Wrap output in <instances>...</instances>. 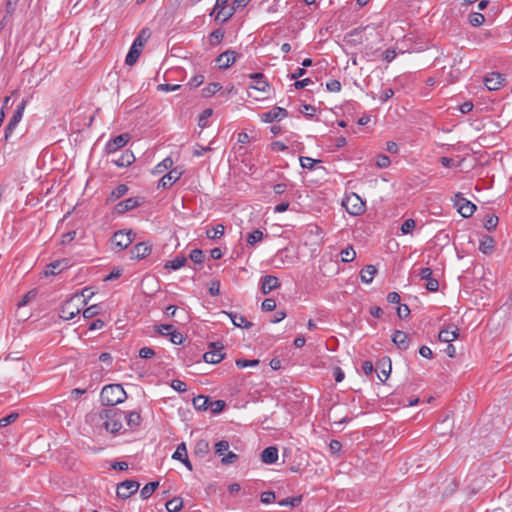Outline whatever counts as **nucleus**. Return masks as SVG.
<instances>
[{"instance_id":"1","label":"nucleus","mask_w":512,"mask_h":512,"mask_svg":"<svg viewBox=\"0 0 512 512\" xmlns=\"http://www.w3.org/2000/svg\"><path fill=\"white\" fill-rule=\"evenodd\" d=\"M127 394L120 384H109L102 388L100 399L103 405L115 408L117 404L125 401Z\"/></svg>"},{"instance_id":"2","label":"nucleus","mask_w":512,"mask_h":512,"mask_svg":"<svg viewBox=\"0 0 512 512\" xmlns=\"http://www.w3.org/2000/svg\"><path fill=\"white\" fill-rule=\"evenodd\" d=\"M100 418L104 420L107 431L117 433L123 426L124 412L118 408H107L100 413Z\"/></svg>"},{"instance_id":"3","label":"nucleus","mask_w":512,"mask_h":512,"mask_svg":"<svg viewBox=\"0 0 512 512\" xmlns=\"http://www.w3.org/2000/svg\"><path fill=\"white\" fill-rule=\"evenodd\" d=\"M342 204L351 215H360L365 211V203L355 193L346 196Z\"/></svg>"},{"instance_id":"4","label":"nucleus","mask_w":512,"mask_h":512,"mask_svg":"<svg viewBox=\"0 0 512 512\" xmlns=\"http://www.w3.org/2000/svg\"><path fill=\"white\" fill-rule=\"evenodd\" d=\"M26 104H27V101L26 100H22L17 105V108L15 109L12 117L9 119V122H8L7 126L5 127V135H4L5 141L9 140V138L12 135L14 129L17 127V125L21 121V119L23 117V113H24L25 107H26Z\"/></svg>"},{"instance_id":"5","label":"nucleus","mask_w":512,"mask_h":512,"mask_svg":"<svg viewBox=\"0 0 512 512\" xmlns=\"http://www.w3.org/2000/svg\"><path fill=\"white\" fill-rule=\"evenodd\" d=\"M135 236L136 234L133 230H119L113 234L112 243L121 251L131 245Z\"/></svg>"},{"instance_id":"6","label":"nucleus","mask_w":512,"mask_h":512,"mask_svg":"<svg viewBox=\"0 0 512 512\" xmlns=\"http://www.w3.org/2000/svg\"><path fill=\"white\" fill-rule=\"evenodd\" d=\"M234 10L230 3H225L224 0L216 1L211 14H215V20L220 23L227 22L234 14Z\"/></svg>"},{"instance_id":"7","label":"nucleus","mask_w":512,"mask_h":512,"mask_svg":"<svg viewBox=\"0 0 512 512\" xmlns=\"http://www.w3.org/2000/svg\"><path fill=\"white\" fill-rule=\"evenodd\" d=\"M140 484L135 480H125L117 485V496L123 500L128 499L138 491Z\"/></svg>"},{"instance_id":"8","label":"nucleus","mask_w":512,"mask_h":512,"mask_svg":"<svg viewBox=\"0 0 512 512\" xmlns=\"http://www.w3.org/2000/svg\"><path fill=\"white\" fill-rule=\"evenodd\" d=\"M144 204L143 197H130L117 203L114 207L116 214H123Z\"/></svg>"},{"instance_id":"9","label":"nucleus","mask_w":512,"mask_h":512,"mask_svg":"<svg viewBox=\"0 0 512 512\" xmlns=\"http://www.w3.org/2000/svg\"><path fill=\"white\" fill-rule=\"evenodd\" d=\"M454 205L458 212L465 218L472 216L476 210V205L462 197L460 193L456 194Z\"/></svg>"},{"instance_id":"10","label":"nucleus","mask_w":512,"mask_h":512,"mask_svg":"<svg viewBox=\"0 0 512 512\" xmlns=\"http://www.w3.org/2000/svg\"><path fill=\"white\" fill-rule=\"evenodd\" d=\"M219 343L212 342L209 344L210 350L203 354V360L206 363L217 364L224 359L225 354L222 353L223 346Z\"/></svg>"},{"instance_id":"11","label":"nucleus","mask_w":512,"mask_h":512,"mask_svg":"<svg viewBox=\"0 0 512 512\" xmlns=\"http://www.w3.org/2000/svg\"><path fill=\"white\" fill-rule=\"evenodd\" d=\"M288 111L282 107H273L271 110L264 112L260 115L261 121L264 123H272L275 121H281L287 117Z\"/></svg>"},{"instance_id":"12","label":"nucleus","mask_w":512,"mask_h":512,"mask_svg":"<svg viewBox=\"0 0 512 512\" xmlns=\"http://www.w3.org/2000/svg\"><path fill=\"white\" fill-rule=\"evenodd\" d=\"M183 174V171L178 167L171 169L166 175H164L158 183V187H162L164 189L171 187L175 182H177Z\"/></svg>"},{"instance_id":"13","label":"nucleus","mask_w":512,"mask_h":512,"mask_svg":"<svg viewBox=\"0 0 512 512\" xmlns=\"http://www.w3.org/2000/svg\"><path fill=\"white\" fill-rule=\"evenodd\" d=\"M484 83L488 90L496 91L504 85L505 77L500 73L492 72L485 77Z\"/></svg>"},{"instance_id":"14","label":"nucleus","mask_w":512,"mask_h":512,"mask_svg":"<svg viewBox=\"0 0 512 512\" xmlns=\"http://www.w3.org/2000/svg\"><path fill=\"white\" fill-rule=\"evenodd\" d=\"M421 280L426 281V289L430 292H436L439 288V282L436 278L432 277V270L429 267L421 268L419 271Z\"/></svg>"},{"instance_id":"15","label":"nucleus","mask_w":512,"mask_h":512,"mask_svg":"<svg viewBox=\"0 0 512 512\" xmlns=\"http://www.w3.org/2000/svg\"><path fill=\"white\" fill-rule=\"evenodd\" d=\"M130 136L129 134H120L113 138L112 140L108 141L105 150L108 154L115 153L118 149L124 147L127 142L129 141Z\"/></svg>"},{"instance_id":"16","label":"nucleus","mask_w":512,"mask_h":512,"mask_svg":"<svg viewBox=\"0 0 512 512\" xmlns=\"http://www.w3.org/2000/svg\"><path fill=\"white\" fill-rule=\"evenodd\" d=\"M152 251V245L148 242H139L131 250V258L141 260L147 257Z\"/></svg>"},{"instance_id":"17","label":"nucleus","mask_w":512,"mask_h":512,"mask_svg":"<svg viewBox=\"0 0 512 512\" xmlns=\"http://www.w3.org/2000/svg\"><path fill=\"white\" fill-rule=\"evenodd\" d=\"M459 336V329L453 325H448L445 329L440 330L438 338L441 342L451 343Z\"/></svg>"},{"instance_id":"18","label":"nucleus","mask_w":512,"mask_h":512,"mask_svg":"<svg viewBox=\"0 0 512 512\" xmlns=\"http://www.w3.org/2000/svg\"><path fill=\"white\" fill-rule=\"evenodd\" d=\"M280 287L279 279L273 275H266L261 278V292L264 295L269 294L272 290Z\"/></svg>"},{"instance_id":"19","label":"nucleus","mask_w":512,"mask_h":512,"mask_svg":"<svg viewBox=\"0 0 512 512\" xmlns=\"http://www.w3.org/2000/svg\"><path fill=\"white\" fill-rule=\"evenodd\" d=\"M236 61V52L234 51H225L222 54H220L217 59L216 63L218 64V67L220 69H227L231 65H233Z\"/></svg>"},{"instance_id":"20","label":"nucleus","mask_w":512,"mask_h":512,"mask_svg":"<svg viewBox=\"0 0 512 512\" xmlns=\"http://www.w3.org/2000/svg\"><path fill=\"white\" fill-rule=\"evenodd\" d=\"M249 77L253 80V83L249 86L250 88L259 92H266L269 88V84L262 73L250 74Z\"/></svg>"},{"instance_id":"21","label":"nucleus","mask_w":512,"mask_h":512,"mask_svg":"<svg viewBox=\"0 0 512 512\" xmlns=\"http://www.w3.org/2000/svg\"><path fill=\"white\" fill-rule=\"evenodd\" d=\"M226 314L232 321L233 325L240 328L249 329L253 326V324L246 319L245 316L234 313V312H223Z\"/></svg>"},{"instance_id":"22","label":"nucleus","mask_w":512,"mask_h":512,"mask_svg":"<svg viewBox=\"0 0 512 512\" xmlns=\"http://www.w3.org/2000/svg\"><path fill=\"white\" fill-rule=\"evenodd\" d=\"M392 342L399 348V349H402V350H406L408 349L409 347V343H410V340L408 338V335L407 333L403 332V331H400V330H396L393 334H392Z\"/></svg>"},{"instance_id":"23","label":"nucleus","mask_w":512,"mask_h":512,"mask_svg":"<svg viewBox=\"0 0 512 512\" xmlns=\"http://www.w3.org/2000/svg\"><path fill=\"white\" fill-rule=\"evenodd\" d=\"M261 460L266 464H274L278 460V449L275 446H269L261 452Z\"/></svg>"},{"instance_id":"24","label":"nucleus","mask_w":512,"mask_h":512,"mask_svg":"<svg viewBox=\"0 0 512 512\" xmlns=\"http://www.w3.org/2000/svg\"><path fill=\"white\" fill-rule=\"evenodd\" d=\"M135 161V156L130 150H125L117 159H113L114 163L118 167H128Z\"/></svg>"},{"instance_id":"25","label":"nucleus","mask_w":512,"mask_h":512,"mask_svg":"<svg viewBox=\"0 0 512 512\" xmlns=\"http://www.w3.org/2000/svg\"><path fill=\"white\" fill-rule=\"evenodd\" d=\"M495 248V241L489 235H484L479 243V250L486 255L491 254Z\"/></svg>"},{"instance_id":"26","label":"nucleus","mask_w":512,"mask_h":512,"mask_svg":"<svg viewBox=\"0 0 512 512\" xmlns=\"http://www.w3.org/2000/svg\"><path fill=\"white\" fill-rule=\"evenodd\" d=\"M80 313L79 308H73L71 301L66 302L60 311V317L64 320H71Z\"/></svg>"},{"instance_id":"27","label":"nucleus","mask_w":512,"mask_h":512,"mask_svg":"<svg viewBox=\"0 0 512 512\" xmlns=\"http://www.w3.org/2000/svg\"><path fill=\"white\" fill-rule=\"evenodd\" d=\"M377 273V269L374 265H366L362 268L360 272V278L362 282L366 284H370L373 281L375 274Z\"/></svg>"},{"instance_id":"28","label":"nucleus","mask_w":512,"mask_h":512,"mask_svg":"<svg viewBox=\"0 0 512 512\" xmlns=\"http://www.w3.org/2000/svg\"><path fill=\"white\" fill-rule=\"evenodd\" d=\"M67 267V262L65 260H57L54 262H51L49 265H47L45 269V275H56L58 272H60L62 269Z\"/></svg>"},{"instance_id":"29","label":"nucleus","mask_w":512,"mask_h":512,"mask_svg":"<svg viewBox=\"0 0 512 512\" xmlns=\"http://www.w3.org/2000/svg\"><path fill=\"white\" fill-rule=\"evenodd\" d=\"M124 418L130 428L138 427L142 421L141 415L138 411H131L127 414L124 413Z\"/></svg>"},{"instance_id":"30","label":"nucleus","mask_w":512,"mask_h":512,"mask_svg":"<svg viewBox=\"0 0 512 512\" xmlns=\"http://www.w3.org/2000/svg\"><path fill=\"white\" fill-rule=\"evenodd\" d=\"M149 37H150L149 29H147V28L142 29L139 32L138 36L135 38L132 46H134L136 48H140V50H142L143 46L145 45V43L147 42Z\"/></svg>"},{"instance_id":"31","label":"nucleus","mask_w":512,"mask_h":512,"mask_svg":"<svg viewBox=\"0 0 512 512\" xmlns=\"http://www.w3.org/2000/svg\"><path fill=\"white\" fill-rule=\"evenodd\" d=\"M159 487L158 481H152L147 483L140 491V496L142 499L146 500L148 499L155 490Z\"/></svg>"},{"instance_id":"32","label":"nucleus","mask_w":512,"mask_h":512,"mask_svg":"<svg viewBox=\"0 0 512 512\" xmlns=\"http://www.w3.org/2000/svg\"><path fill=\"white\" fill-rule=\"evenodd\" d=\"M187 262V258L184 256H177L171 261H167L164 265L165 269L177 270L183 267Z\"/></svg>"},{"instance_id":"33","label":"nucleus","mask_w":512,"mask_h":512,"mask_svg":"<svg viewBox=\"0 0 512 512\" xmlns=\"http://www.w3.org/2000/svg\"><path fill=\"white\" fill-rule=\"evenodd\" d=\"M192 403L196 410L205 411L208 409L209 398L203 395H198L193 398Z\"/></svg>"},{"instance_id":"34","label":"nucleus","mask_w":512,"mask_h":512,"mask_svg":"<svg viewBox=\"0 0 512 512\" xmlns=\"http://www.w3.org/2000/svg\"><path fill=\"white\" fill-rule=\"evenodd\" d=\"M209 452V443L205 439L197 441L194 447V453L200 457H204Z\"/></svg>"},{"instance_id":"35","label":"nucleus","mask_w":512,"mask_h":512,"mask_svg":"<svg viewBox=\"0 0 512 512\" xmlns=\"http://www.w3.org/2000/svg\"><path fill=\"white\" fill-rule=\"evenodd\" d=\"M141 51L142 50H140V48L131 46L128 54L126 55L125 63L129 66L134 65L137 62V60L141 54Z\"/></svg>"},{"instance_id":"36","label":"nucleus","mask_w":512,"mask_h":512,"mask_svg":"<svg viewBox=\"0 0 512 512\" xmlns=\"http://www.w3.org/2000/svg\"><path fill=\"white\" fill-rule=\"evenodd\" d=\"M128 191V187L125 184L117 185L111 192L108 201H115L121 197H123Z\"/></svg>"},{"instance_id":"37","label":"nucleus","mask_w":512,"mask_h":512,"mask_svg":"<svg viewBox=\"0 0 512 512\" xmlns=\"http://www.w3.org/2000/svg\"><path fill=\"white\" fill-rule=\"evenodd\" d=\"M225 227L222 224H217L211 230L206 231V236L209 239H217L224 235Z\"/></svg>"},{"instance_id":"38","label":"nucleus","mask_w":512,"mask_h":512,"mask_svg":"<svg viewBox=\"0 0 512 512\" xmlns=\"http://www.w3.org/2000/svg\"><path fill=\"white\" fill-rule=\"evenodd\" d=\"M165 506L168 512H178L183 507V501L180 498H173Z\"/></svg>"},{"instance_id":"39","label":"nucleus","mask_w":512,"mask_h":512,"mask_svg":"<svg viewBox=\"0 0 512 512\" xmlns=\"http://www.w3.org/2000/svg\"><path fill=\"white\" fill-rule=\"evenodd\" d=\"M222 89V86L218 82L209 83L203 90L202 94L204 97H210L220 91Z\"/></svg>"},{"instance_id":"40","label":"nucleus","mask_w":512,"mask_h":512,"mask_svg":"<svg viewBox=\"0 0 512 512\" xmlns=\"http://www.w3.org/2000/svg\"><path fill=\"white\" fill-rule=\"evenodd\" d=\"M264 237V234L262 231L256 229L248 234L247 236V243L251 246H254L256 243L260 242Z\"/></svg>"},{"instance_id":"41","label":"nucleus","mask_w":512,"mask_h":512,"mask_svg":"<svg viewBox=\"0 0 512 512\" xmlns=\"http://www.w3.org/2000/svg\"><path fill=\"white\" fill-rule=\"evenodd\" d=\"M300 165L304 169L313 170L316 163L321 162L320 160L313 159L307 156H301L299 158Z\"/></svg>"},{"instance_id":"42","label":"nucleus","mask_w":512,"mask_h":512,"mask_svg":"<svg viewBox=\"0 0 512 512\" xmlns=\"http://www.w3.org/2000/svg\"><path fill=\"white\" fill-rule=\"evenodd\" d=\"M340 255H341V260L343 262L347 263V262H351L355 259L356 252L354 251V249L351 246H348L341 251Z\"/></svg>"},{"instance_id":"43","label":"nucleus","mask_w":512,"mask_h":512,"mask_svg":"<svg viewBox=\"0 0 512 512\" xmlns=\"http://www.w3.org/2000/svg\"><path fill=\"white\" fill-rule=\"evenodd\" d=\"M101 311V307L98 304L91 305L83 311V317L86 319L97 316Z\"/></svg>"},{"instance_id":"44","label":"nucleus","mask_w":512,"mask_h":512,"mask_svg":"<svg viewBox=\"0 0 512 512\" xmlns=\"http://www.w3.org/2000/svg\"><path fill=\"white\" fill-rule=\"evenodd\" d=\"M484 21H485L484 15L479 12H473L469 15V23L474 27H478V26L482 25L484 23Z\"/></svg>"},{"instance_id":"45","label":"nucleus","mask_w":512,"mask_h":512,"mask_svg":"<svg viewBox=\"0 0 512 512\" xmlns=\"http://www.w3.org/2000/svg\"><path fill=\"white\" fill-rule=\"evenodd\" d=\"M187 448L185 443H181L177 446L176 451L173 453L172 458L175 460L182 461L187 457Z\"/></svg>"},{"instance_id":"46","label":"nucleus","mask_w":512,"mask_h":512,"mask_svg":"<svg viewBox=\"0 0 512 512\" xmlns=\"http://www.w3.org/2000/svg\"><path fill=\"white\" fill-rule=\"evenodd\" d=\"M173 166V160L170 157H166L155 167V173H162L165 170L170 169Z\"/></svg>"},{"instance_id":"47","label":"nucleus","mask_w":512,"mask_h":512,"mask_svg":"<svg viewBox=\"0 0 512 512\" xmlns=\"http://www.w3.org/2000/svg\"><path fill=\"white\" fill-rule=\"evenodd\" d=\"M260 363V361L258 359H252V360H248V359H237L236 360V366L239 368V369H244L246 367H256L258 366Z\"/></svg>"},{"instance_id":"48","label":"nucleus","mask_w":512,"mask_h":512,"mask_svg":"<svg viewBox=\"0 0 512 512\" xmlns=\"http://www.w3.org/2000/svg\"><path fill=\"white\" fill-rule=\"evenodd\" d=\"M229 450V442L226 441V440H221V441H218L216 444H215V453L218 455V456H224Z\"/></svg>"},{"instance_id":"49","label":"nucleus","mask_w":512,"mask_h":512,"mask_svg":"<svg viewBox=\"0 0 512 512\" xmlns=\"http://www.w3.org/2000/svg\"><path fill=\"white\" fill-rule=\"evenodd\" d=\"M379 365L382 366L380 373L377 374L380 381L384 382L390 375L391 372V362L388 360V370L385 369L386 361L383 359L379 362Z\"/></svg>"},{"instance_id":"50","label":"nucleus","mask_w":512,"mask_h":512,"mask_svg":"<svg viewBox=\"0 0 512 512\" xmlns=\"http://www.w3.org/2000/svg\"><path fill=\"white\" fill-rule=\"evenodd\" d=\"M225 405H226V403L223 400H215V401L209 400L208 408L211 409L212 413L217 414V413H220L223 411Z\"/></svg>"},{"instance_id":"51","label":"nucleus","mask_w":512,"mask_h":512,"mask_svg":"<svg viewBox=\"0 0 512 512\" xmlns=\"http://www.w3.org/2000/svg\"><path fill=\"white\" fill-rule=\"evenodd\" d=\"M302 501V497L299 496V497H289V498H285L281 501H279V505L280 506H290V507H296L298 506Z\"/></svg>"},{"instance_id":"52","label":"nucleus","mask_w":512,"mask_h":512,"mask_svg":"<svg viewBox=\"0 0 512 512\" xmlns=\"http://www.w3.org/2000/svg\"><path fill=\"white\" fill-rule=\"evenodd\" d=\"M498 224V217L496 215H487L484 219V227L487 230H493Z\"/></svg>"},{"instance_id":"53","label":"nucleus","mask_w":512,"mask_h":512,"mask_svg":"<svg viewBox=\"0 0 512 512\" xmlns=\"http://www.w3.org/2000/svg\"><path fill=\"white\" fill-rule=\"evenodd\" d=\"M189 257L195 264H202L204 260V253L200 249H193L190 252Z\"/></svg>"},{"instance_id":"54","label":"nucleus","mask_w":512,"mask_h":512,"mask_svg":"<svg viewBox=\"0 0 512 512\" xmlns=\"http://www.w3.org/2000/svg\"><path fill=\"white\" fill-rule=\"evenodd\" d=\"M213 114V110L208 108V109H205L200 117H199V120H198V125L202 128L206 127L207 126V123H208V118Z\"/></svg>"},{"instance_id":"55","label":"nucleus","mask_w":512,"mask_h":512,"mask_svg":"<svg viewBox=\"0 0 512 512\" xmlns=\"http://www.w3.org/2000/svg\"><path fill=\"white\" fill-rule=\"evenodd\" d=\"M174 330L173 325L171 324H161L155 326V331L162 336H169V332Z\"/></svg>"},{"instance_id":"56","label":"nucleus","mask_w":512,"mask_h":512,"mask_svg":"<svg viewBox=\"0 0 512 512\" xmlns=\"http://www.w3.org/2000/svg\"><path fill=\"white\" fill-rule=\"evenodd\" d=\"M239 456L231 451H228L221 459L223 465L233 464L238 460Z\"/></svg>"},{"instance_id":"57","label":"nucleus","mask_w":512,"mask_h":512,"mask_svg":"<svg viewBox=\"0 0 512 512\" xmlns=\"http://www.w3.org/2000/svg\"><path fill=\"white\" fill-rule=\"evenodd\" d=\"M415 226H416V222L414 219H407L401 225V232L403 234H409L412 232V230L415 228Z\"/></svg>"},{"instance_id":"58","label":"nucleus","mask_w":512,"mask_h":512,"mask_svg":"<svg viewBox=\"0 0 512 512\" xmlns=\"http://www.w3.org/2000/svg\"><path fill=\"white\" fill-rule=\"evenodd\" d=\"M18 416H19L18 413L13 412L5 417H2L0 419V427H6V426L10 425L18 418Z\"/></svg>"},{"instance_id":"59","label":"nucleus","mask_w":512,"mask_h":512,"mask_svg":"<svg viewBox=\"0 0 512 512\" xmlns=\"http://www.w3.org/2000/svg\"><path fill=\"white\" fill-rule=\"evenodd\" d=\"M326 88L330 92H339L341 90V83L336 79H330L326 82Z\"/></svg>"},{"instance_id":"60","label":"nucleus","mask_w":512,"mask_h":512,"mask_svg":"<svg viewBox=\"0 0 512 512\" xmlns=\"http://www.w3.org/2000/svg\"><path fill=\"white\" fill-rule=\"evenodd\" d=\"M275 493L272 491L263 492L260 496V500L264 504H270L275 501Z\"/></svg>"},{"instance_id":"61","label":"nucleus","mask_w":512,"mask_h":512,"mask_svg":"<svg viewBox=\"0 0 512 512\" xmlns=\"http://www.w3.org/2000/svg\"><path fill=\"white\" fill-rule=\"evenodd\" d=\"M390 158L386 155H378L376 158V165L379 168H387L390 165Z\"/></svg>"},{"instance_id":"62","label":"nucleus","mask_w":512,"mask_h":512,"mask_svg":"<svg viewBox=\"0 0 512 512\" xmlns=\"http://www.w3.org/2000/svg\"><path fill=\"white\" fill-rule=\"evenodd\" d=\"M171 387L178 392H185L187 390L186 383L179 379L172 380Z\"/></svg>"},{"instance_id":"63","label":"nucleus","mask_w":512,"mask_h":512,"mask_svg":"<svg viewBox=\"0 0 512 512\" xmlns=\"http://www.w3.org/2000/svg\"><path fill=\"white\" fill-rule=\"evenodd\" d=\"M169 337H170V341L173 343V344H182L183 342V335L176 331L175 329L172 331V332H169Z\"/></svg>"},{"instance_id":"64","label":"nucleus","mask_w":512,"mask_h":512,"mask_svg":"<svg viewBox=\"0 0 512 512\" xmlns=\"http://www.w3.org/2000/svg\"><path fill=\"white\" fill-rule=\"evenodd\" d=\"M264 311H273L276 308V302L272 298H266L261 305Z\"/></svg>"}]
</instances>
